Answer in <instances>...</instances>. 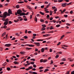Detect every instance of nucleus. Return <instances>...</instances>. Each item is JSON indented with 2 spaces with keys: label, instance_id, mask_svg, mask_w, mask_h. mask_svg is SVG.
Here are the masks:
<instances>
[{
  "label": "nucleus",
  "instance_id": "nucleus-1",
  "mask_svg": "<svg viewBox=\"0 0 74 74\" xmlns=\"http://www.w3.org/2000/svg\"><path fill=\"white\" fill-rule=\"evenodd\" d=\"M17 12L18 14H20V16H23V15H25V13L24 12H22V10H18L17 11Z\"/></svg>",
  "mask_w": 74,
  "mask_h": 74
},
{
  "label": "nucleus",
  "instance_id": "nucleus-2",
  "mask_svg": "<svg viewBox=\"0 0 74 74\" xmlns=\"http://www.w3.org/2000/svg\"><path fill=\"white\" fill-rule=\"evenodd\" d=\"M7 12H5L4 13V14H1L0 15V17L1 18H3V19H5V18L7 17Z\"/></svg>",
  "mask_w": 74,
  "mask_h": 74
},
{
  "label": "nucleus",
  "instance_id": "nucleus-3",
  "mask_svg": "<svg viewBox=\"0 0 74 74\" xmlns=\"http://www.w3.org/2000/svg\"><path fill=\"white\" fill-rule=\"evenodd\" d=\"M11 45V44H6L5 45V47H10Z\"/></svg>",
  "mask_w": 74,
  "mask_h": 74
},
{
  "label": "nucleus",
  "instance_id": "nucleus-4",
  "mask_svg": "<svg viewBox=\"0 0 74 74\" xmlns=\"http://www.w3.org/2000/svg\"><path fill=\"white\" fill-rule=\"evenodd\" d=\"M60 12H61V13L62 14V13H63V12H65V11H66V9H64L63 10V11L62 10H60Z\"/></svg>",
  "mask_w": 74,
  "mask_h": 74
},
{
  "label": "nucleus",
  "instance_id": "nucleus-5",
  "mask_svg": "<svg viewBox=\"0 0 74 74\" xmlns=\"http://www.w3.org/2000/svg\"><path fill=\"white\" fill-rule=\"evenodd\" d=\"M8 14H12V11L11 9H9L8 10Z\"/></svg>",
  "mask_w": 74,
  "mask_h": 74
},
{
  "label": "nucleus",
  "instance_id": "nucleus-6",
  "mask_svg": "<svg viewBox=\"0 0 74 74\" xmlns=\"http://www.w3.org/2000/svg\"><path fill=\"white\" fill-rule=\"evenodd\" d=\"M34 44H36V45L38 46V47H39V46L40 45V43L39 42H34Z\"/></svg>",
  "mask_w": 74,
  "mask_h": 74
},
{
  "label": "nucleus",
  "instance_id": "nucleus-7",
  "mask_svg": "<svg viewBox=\"0 0 74 74\" xmlns=\"http://www.w3.org/2000/svg\"><path fill=\"white\" fill-rule=\"evenodd\" d=\"M51 36V34H46L45 35H44L43 36V37H48V36Z\"/></svg>",
  "mask_w": 74,
  "mask_h": 74
},
{
  "label": "nucleus",
  "instance_id": "nucleus-8",
  "mask_svg": "<svg viewBox=\"0 0 74 74\" xmlns=\"http://www.w3.org/2000/svg\"><path fill=\"white\" fill-rule=\"evenodd\" d=\"M66 5H67V3H64L62 4V6L63 7H66Z\"/></svg>",
  "mask_w": 74,
  "mask_h": 74
},
{
  "label": "nucleus",
  "instance_id": "nucleus-9",
  "mask_svg": "<svg viewBox=\"0 0 74 74\" xmlns=\"http://www.w3.org/2000/svg\"><path fill=\"white\" fill-rule=\"evenodd\" d=\"M8 21H5L4 23V25H7L8 24Z\"/></svg>",
  "mask_w": 74,
  "mask_h": 74
},
{
  "label": "nucleus",
  "instance_id": "nucleus-10",
  "mask_svg": "<svg viewBox=\"0 0 74 74\" xmlns=\"http://www.w3.org/2000/svg\"><path fill=\"white\" fill-rule=\"evenodd\" d=\"M14 63L15 64H19V63L18 62L16 61H14Z\"/></svg>",
  "mask_w": 74,
  "mask_h": 74
},
{
  "label": "nucleus",
  "instance_id": "nucleus-11",
  "mask_svg": "<svg viewBox=\"0 0 74 74\" xmlns=\"http://www.w3.org/2000/svg\"><path fill=\"white\" fill-rule=\"evenodd\" d=\"M17 21L16 20H14V22L16 23V22H18V21H19V19H17Z\"/></svg>",
  "mask_w": 74,
  "mask_h": 74
},
{
  "label": "nucleus",
  "instance_id": "nucleus-12",
  "mask_svg": "<svg viewBox=\"0 0 74 74\" xmlns=\"http://www.w3.org/2000/svg\"><path fill=\"white\" fill-rule=\"evenodd\" d=\"M44 48H42V49H41V52H44Z\"/></svg>",
  "mask_w": 74,
  "mask_h": 74
},
{
  "label": "nucleus",
  "instance_id": "nucleus-13",
  "mask_svg": "<svg viewBox=\"0 0 74 74\" xmlns=\"http://www.w3.org/2000/svg\"><path fill=\"white\" fill-rule=\"evenodd\" d=\"M66 58H64L61 59L62 61H63L64 62V61H66Z\"/></svg>",
  "mask_w": 74,
  "mask_h": 74
},
{
  "label": "nucleus",
  "instance_id": "nucleus-14",
  "mask_svg": "<svg viewBox=\"0 0 74 74\" xmlns=\"http://www.w3.org/2000/svg\"><path fill=\"white\" fill-rule=\"evenodd\" d=\"M18 3L22 4V3H24V2L23 1H21L18 2Z\"/></svg>",
  "mask_w": 74,
  "mask_h": 74
},
{
  "label": "nucleus",
  "instance_id": "nucleus-15",
  "mask_svg": "<svg viewBox=\"0 0 74 74\" xmlns=\"http://www.w3.org/2000/svg\"><path fill=\"white\" fill-rule=\"evenodd\" d=\"M6 33V32H4L2 35V36H4L5 35V34Z\"/></svg>",
  "mask_w": 74,
  "mask_h": 74
},
{
  "label": "nucleus",
  "instance_id": "nucleus-16",
  "mask_svg": "<svg viewBox=\"0 0 74 74\" xmlns=\"http://www.w3.org/2000/svg\"><path fill=\"white\" fill-rule=\"evenodd\" d=\"M32 49V48H29L28 47H26L25 48V49H27V50H30V49Z\"/></svg>",
  "mask_w": 74,
  "mask_h": 74
},
{
  "label": "nucleus",
  "instance_id": "nucleus-17",
  "mask_svg": "<svg viewBox=\"0 0 74 74\" xmlns=\"http://www.w3.org/2000/svg\"><path fill=\"white\" fill-rule=\"evenodd\" d=\"M16 8H19V5H17L16 6Z\"/></svg>",
  "mask_w": 74,
  "mask_h": 74
},
{
  "label": "nucleus",
  "instance_id": "nucleus-18",
  "mask_svg": "<svg viewBox=\"0 0 74 74\" xmlns=\"http://www.w3.org/2000/svg\"><path fill=\"white\" fill-rule=\"evenodd\" d=\"M64 37V35H63L60 38V39L62 40V39L63 38V37Z\"/></svg>",
  "mask_w": 74,
  "mask_h": 74
},
{
  "label": "nucleus",
  "instance_id": "nucleus-19",
  "mask_svg": "<svg viewBox=\"0 0 74 74\" xmlns=\"http://www.w3.org/2000/svg\"><path fill=\"white\" fill-rule=\"evenodd\" d=\"M39 13H40V14H41L42 15H44V13H42L41 12H39Z\"/></svg>",
  "mask_w": 74,
  "mask_h": 74
},
{
  "label": "nucleus",
  "instance_id": "nucleus-20",
  "mask_svg": "<svg viewBox=\"0 0 74 74\" xmlns=\"http://www.w3.org/2000/svg\"><path fill=\"white\" fill-rule=\"evenodd\" d=\"M49 71V70L48 69H45V71H44V72L45 73L46 72H47V71Z\"/></svg>",
  "mask_w": 74,
  "mask_h": 74
},
{
  "label": "nucleus",
  "instance_id": "nucleus-21",
  "mask_svg": "<svg viewBox=\"0 0 74 74\" xmlns=\"http://www.w3.org/2000/svg\"><path fill=\"white\" fill-rule=\"evenodd\" d=\"M7 70L8 71H9V70H11V68H10L9 67H7Z\"/></svg>",
  "mask_w": 74,
  "mask_h": 74
},
{
  "label": "nucleus",
  "instance_id": "nucleus-22",
  "mask_svg": "<svg viewBox=\"0 0 74 74\" xmlns=\"http://www.w3.org/2000/svg\"><path fill=\"white\" fill-rule=\"evenodd\" d=\"M45 29H46V28H44V27H43L41 29L42 30H43V31L45 30Z\"/></svg>",
  "mask_w": 74,
  "mask_h": 74
},
{
  "label": "nucleus",
  "instance_id": "nucleus-23",
  "mask_svg": "<svg viewBox=\"0 0 74 74\" xmlns=\"http://www.w3.org/2000/svg\"><path fill=\"white\" fill-rule=\"evenodd\" d=\"M21 54H24V53H25V52L24 51H22L20 52V53Z\"/></svg>",
  "mask_w": 74,
  "mask_h": 74
},
{
  "label": "nucleus",
  "instance_id": "nucleus-24",
  "mask_svg": "<svg viewBox=\"0 0 74 74\" xmlns=\"http://www.w3.org/2000/svg\"><path fill=\"white\" fill-rule=\"evenodd\" d=\"M63 0H58V3H60L61 2H62L63 1Z\"/></svg>",
  "mask_w": 74,
  "mask_h": 74
},
{
  "label": "nucleus",
  "instance_id": "nucleus-25",
  "mask_svg": "<svg viewBox=\"0 0 74 74\" xmlns=\"http://www.w3.org/2000/svg\"><path fill=\"white\" fill-rule=\"evenodd\" d=\"M34 20L36 22H37V18L36 17L35 18Z\"/></svg>",
  "mask_w": 74,
  "mask_h": 74
},
{
  "label": "nucleus",
  "instance_id": "nucleus-26",
  "mask_svg": "<svg viewBox=\"0 0 74 74\" xmlns=\"http://www.w3.org/2000/svg\"><path fill=\"white\" fill-rule=\"evenodd\" d=\"M52 22H54V23H56V21L55 20H52Z\"/></svg>",
  "mask_w": 74,
  "mask_h": 74
},
{
  "label": "nucleus",
  "instance_id": "nucleus-27",
  "mask_svg": "<svg viewBox=\"0 0 74 74\" xmlns=\"http://www.w3.org/2000/svg\"><path fill=\"white\" fill-rule=\"evenodd\" d=\"M60 25L58 24L56 25V27H60Z\"/></svg>",
  "mask_w": 74,
  "mask_h": 74
},
{
  "label": "nucleus",
  "instance_id": "nucleus-28",
  "mask_svg": "<svg viewBox=\"0 0 74 74\" xmlns=\"http://www.w3.org/2000/svg\"><path fill=\"white\" fill-rule=\"evenodd\" d=\"M69 60L70 62H73V60L70 58H69Z\"/></svg>",
  "mask_w": 74,
  "mask_h": 74
},
{
  "label": "nucleus",
  "instance_id": "nucleus-29",
  "mask_svg": "<svg viewBox=\"0 0 74 74\" xmlns=\"http://www.w3.org/2000/svg\"><path fill=\"white\" fill-rule=\"evenodd\" d=\"M7 64V62H5L4 64H3V66H5Z\"/></svg>",
  "mask_w": 74,
  "mask_h": 74
},
{
  "label": "nucleus",
  "instance_id": "nucleus-30",
  "mask_svg": "<svg viewBox=\"0 0 74 74\" xmlns=\"http://www.w3.org/2000/svg\"><path fill=\"white\" fill-rule=\"evenodd\" d=\"M47 62V60H43V63H45V62Z\"/></svg>",
  "mask_w": 74,
  "mask_h": 74
},
{
  "label": "nucleus",
  "instance_id": "nucleus-31",
  "mask_svg": "<svg viewBox=\"0 0 74 74\" xmlns=\"http://www.w3.org/2000/svg\"><path fill=\"white\" fill-rule=\"evenodd\" d=\"M40 21L41 22H44V20L43 19H41L40 20Z\"/></svg>",
  "mask_w": 74,
  "mask_h": 74
},
{
  "label": "nucleus",
  "instance_id": "nucleus-32",
  "mask_svg": "<svg viewBox=\"0 0 74 74\" xmlns=\"http://www.w3.org/2000/svg\"><path fill=\"white\" fill-rule=\"evenodd\" d=\"M33 68V67L32 66H30L28 67V69H29V70H30V69H32V68Z\"/></svg>",
  "mask_w": 74,
  "mask_h": 74
},
{
  "label": "nucleus",
  "instance_id": "nucleus-33",
  "mask_svg": "<svg viewBox=\"0 0 74 74\" xmlns=\"http://www.w3.org/2000/svg\"><path fill=\"white\" fill-rule=\"evenodd\" d=\"M50 5V4H48L46 6V8H48L49 7V6Z\"/></svg>",
  "mask_w": 74,
  "mask_h": 74
},
{
  "label": "nucleus",
  "instance_id": "nucleus-34",
  "mask_svg": "<svg viewBox=\"0 0 74 74\" xmlns=\"http://www.w3.org/2000/svg\"><path fill=\"white\" fill-rule=\"evenodd\" d=\"M30 60H33L34 62L35 61V59L34 58H32Z\"/></svg>",
  "mask_w": 74,
  "mask_h": 74
},
{
  "label": "nucleus",
  "instance_id": "nucleus-35",
  "mask_svg": "<svg viewBox=\"0 0 74 74\" xmlns=\"http://www.w3.org/2000/svg\"><path fill=\"white\" fill-rule=\"evenodd\" d=\"M43 61L44 60H43V59H41L40 60V62L41 63H42V62H43Z\"/></svg>",
  "mask_w": 74,
  "mask_h": 74
},
{
  "label": "nucleus",
  "instance_id": "nucleus-36",
  "mask_svg": "<svg viewBox=\"0 0 74 74\" xmlns=\"http://www.w3.org/2000/svg\"><path fill=\"white\" fill-rule=\"evenodd\" d=\"M30 63H31V64H34V62H31Z\"/></svg>",
  "mask_w": 74,
  "mask_h": 74
},
{
  "label": "nucleus",
  "instance_id": "nucleus-37",
  "mask_svg": "<svg viewBox=\"0 0 74 74\" xmlns=\"http://www.w3.org/2000/svg\"><path fill=\"white\" fill-rule=\"evenodd\" d=\"M54 29V28L52 27V26H51L50 27V30H52V29Z\"/></svg>",
  "mask_w": 74,
  "mask_h": 74
},
{
  "label": "nucleus",
  "instance_id": "nucleus-38",
  "mask_svg": "<svg viewBox=\"0 0 74 74\" xmlns=\"http://www.w3.org/2000/svg\"><path fill=\"white\" fill-rule=\"evenodd\" d=\"M55 58H59V55H56L55 57Z\"/></svg>",
  "mask_w": 74,
  "mask_h": 74
},
{
  "label": "nucleus",
  "instance_id": "nucleus-39",
  "mask_svg": "<svg viewBox=\"0 0 74 74\" xmlns=\"http://www.w3.org/2000/svg\"><path fill=\"white\" fill-rule=\"evenodd\" d=\"M64 17H65V18H67V16H68L67 15H64Z\"/></svg>",
  "mask_w": 74,
  "mask_h": 74
},
{
  "label": "nucleus",
  "instance_id": "nucleus-40",
  "mask_svg": "<svg viewBox=\"0 0 74 74\" xmlns=\"http://www.w3.org/2000/svg\"><path fill=\"white\" fill-rule=\"evenodd\" d=\"M24 38H25V39H26V38H28V37L27 36H25L24 37Z\"/></svg>",
  "mask_w": 74,
  "mask_h": 74
},
{
  "label": "nucleus",
  "instance_id": "nucleus-41",
  "mask_svg": "<svg viewBox=\"0 0 74 74\" xmlns=\"http://www.w3.org/2000/svg\"><path fill=\"white\" fill-rule=\"evenodd\" d=\"M29 47H34V46L33 45H29Z\"/></svg>",
  "mask_w": 74,
  "mask_h": 74
},
{
  "label": "nucleus",
  "instance_id": "nucleus-42",
  "mask_svg": "<svg viewBox=\"0 0 74 74\" xmlns=\"http://www.w3.org/2000/svg\"><path fill=\"white\" fill-rule=\"evenodd\" d=\"M53 63V61L52 60H51V63H50L51 64H52Z\"/></svg>",
  "mask_w": 74,
  "mask_h": 74
},
{
  "label": "nucleus",
  "instance_id": "nucleus-43",
  "mask_svg": "<svg viewBox=\"0 0 74 74\" xmlns=\"http://www.w3.org/2000/svg\"><path fill=\"white\" fill-rule=\"evenodd\" d=\"M8 22H9L8 23H9V24H11V23H12V22L11 21H9Z\"/></svg>",
  "mask_w": 74,
  "mask_h": 74
},
{
  "label": "nucleus",
  "instance_id": "nucleus-44",
  "mask_svg": "<svg viewBox=\"0 0 74 74\" xmlns=\"http://www.w3.org/2000/svg\"><path fill=\"white\" fill-rule=\"evenodd\" d=\"M42 26H43V27H46V26L45 25H42Z\"/></svg>",
  "mask_w": 74,
  "mask_h": 74
},
{
  "label": "nucleus",
  "instance_id": "nucleus-45",
  "mask_svg": "<svg viewBox=\"0 0 74 74\" xmlns=\"http://www.w3.org/2000/svg\"><path fill=\"white\" fill-rule=\"evenodd\" d=\"M44 5H42L41 6V8H44Z\"/></svg>",
  "mask_w": 74,
  "mask_h": 74
},
{
  "label": "nucleus",
  "instance_id": "nucleus-46",
  "mask_svg": "<svg viewBox=\"0 0 74 74\" xmlns=\"http://www.w3.org/2000/svg\"><path fill=\"white\" fill-rule=\"evenodd\" d=\"M47 10H48V9H47V8H45V11H47Z\"/></svg>",
  "mask_w": 74,
  "mask_h": 74
},
{
  "label": "nucleus",
  "instance_id": "nucleus-47",
  "mask_svg": "<svg viewBox=\"0 0 74 74\" xmlns=\"http://www.w3.org/2000/svg\"><path fill=\"white\" fill-rule=\"evenodd\" d=\"M20 69H23V70H24V69H25V67H22L20 68Z\"/></svg>",
  "mask_w": 74,
  "mask_h": 74
},
{
  "label": "nucleus",
  "instance_id": "nucleus-48",
  "mask_svg": "<svg viewBox=\"0 0 74 74\" xmlns=\"http://www.w3.org/2000/svg\"><path fill=\"white\" fill-rule=\"evenodd\" d=\"M60 44H61V42H59L57 44V45H59Z\"/></svg>",
  "mask_w": 74,
  "mask_h": 74
},
{
  "label": "nucleus",
  "instance_id": "nucleus-49",
  "mask_svg": "<svg viewBox=\"0 0 74 74\" xmlns=\"http://www.w3.org/2000/svg\"><path fill=\"white\" fill-rule=\"evenodd\" d=\"M3 27H4V29H6V28H7V26H6L5 25H4Z\"/></svg>",
  "mask_w": 74,
  "mask_h": 74
},
{
  "label": "nucleus",
  "instance_id": "nucleus-50",
  "mask_svg": "<svg viewBox=\"0 0 74 74\" xmlns=\"http://www.w3.org/2000/svg\"><path fill=\"white\" fill-rule=\"evenodd\" d=\"M53 19V18L52 17H51V18H50V21H52Z\"/></svg>",
  "mask_w": 74,
  "mask_h": 74
},
{
  "label": "nucleus",
  "instance_id": "nucleus-51",
  "mask_svg": "<svg viewBox=\"0 0 74 74\" xmlns=\"http://www.w3.org/2000/svg\"><path fill=\"white\" fill-rule=\"evenodd\" d=\"M23 19L24 21H27V18H24Z\"/></svg>",
  "mask_w": 74,
  "mask_h": 74
},
{
  "label": "nucleus",
  "instance_id": "nucleus-52",
  "mask_svg": "<svg viewBox=\"0 0 74 74\" xmlns=\"http://www.w3.org/2000/svg\"><path fill=\"white\" fill-rule=\"evenodd\" d=\"M54 12H56V11H57V8H56L54 10Z\"/></svg>",
  "mask_w": 74,
  "mask_h": 74
},
{
  "label": "nucleus",
  "instance_id": "nucleus-53",
  "mask_svg": "<svg viewBox=\"0 0 74 74\" xmlns=\"http://www.w3.org/2000/svg\"><path fill=\"white\" fill-rule=\"evenodd\" d=\"M22 10L23 11V12H26V11L25 10H24V9H22Z\"/></svg>",
  "mask_w": 74,
  "mask_h": 74
},
{
  "label": "nucleus",
  "instance_id": "nucleus-54",
  "mask_svg": "<svg viewBox=\"0 0 74 74\" xmlns=\"http://www.w3.org/2000/svg\"><path fill=\"white\" fill-rule=\"evenodd\" d=\"M15 40V38L14 37L13 38H12V39L11 40Z\"/></svg>",
  "mask_w": 74,
  "mask_h": 74
},
{
  "label": "nucleus",
  "instance_id": "nucleus-55",
  "mask_svg": "<svg viewBox=\"0 0 74 74\" xmlns=\"http://www.w3.org/2000/svg\"><path fill=\"white\" fill-rule=\"evenodd\" d=\"M3 7V5H2L0 4V8Z\"/></svg>",
  "mask_w": 74,
  "mask_h": 74
},
{
  "label": "nucleus",
  "instance_id": "nucleus-56",
  "mask_svg": "<svg viewBox=\"0 0 74 74\" xmlns=\"http://www.w3.org/2000/svg\"><path fill=\"white\" fill-rule=\"evenodd\" d=\"M33 66L34 68H36V64L33 65Z\"/></svg>",
  "mask_w": 74,
  "mask_h": 74
},
{
  "label": "nucleus",
  "instance_id": "nucleus-57",
  "mask_svg": "<svg viewBox=\"0 0 74 74\" xmlns=\"http://www.w3.org/2000/svg\"><path fill=\"white\" fill-rule=\"evenodd\" d=\"M35 52H36V51H38V49H37V48H36V49H35Z\"/></svg>",
  "mask_w": 74,
  "mask_h": 74
},
{
  "label": "nucleus",
  "instance_id": "nucleus-58",
  "mask_svg": "<svg viewBox=\"0 0 74 74\" xmlns=\"http://www.w3.org/2000/svg\"><path fill=\"white\" fill-rule=\"evenodd\" d=\"M2 70H3V69H2V68L1 67L0 68V71H2Z\"/></svg>",
  "mask_w": 74,
  "mask_h": 74
},
{
  "label": "nucleus",
  "instance_id": "nucleus-59",
  "mask_svg": "<svg viewBox=\"0 0 74 74\" xmlns=\"http://www.w3.org/2000/svg\"><path fill=\"white\" fill-rule=\"evenodd\" d=\"M33 74H37V73H36L35 72H34L33 73Z\"/></svg>",
  "mask_w": 74,
  "mask_h": 74
},
{
  "label": "nucleus",
  "instance_id": "nucleus-60",
  "mask_svg": "<svg viewBox=\"0 0 74 74\" xmlns=\"http://www.w3.org/2000/svg\"><path fill=\"white\" fill-rule=\"evenodd\" d=\"M43 69V67H40L39 68V69Z\"/></svg>",
  "mask_w": 74,
  "mask_h": 74
},
{
  "label": "nucleus",
  "instance_id": "nucleus-61",
  "mask_svg": "<svg viewBox=\"0 0 74 74\" xmlns=\"http://www.w3.org/2000/svg\"><path fill=\"white\" fill-rule=\"evenodd\" d=\"M28 33L30 34V33H32V32H31V31H29L28 32Z\"/></svg>",
  "mask_w": 74,
  "mask_h": 74
},
{
  "label": "nucleus",
  "instance_id": "nucleus-62",
  "mask_svg": "<svg viewBox=\"0 0 74 74\" xmlns=\"http://www.w3.org/2000/svg\"><path fill=\"white\" fill-rule=\"evenodd\" d=\"M71 4V2H70V3H68V4L67 3V5H70Z\"/></svg>",
  "mask_w": 74,
  "mask_h": 74
},
{
  "label": "nucleus",
  "instance_id": "nucleus-63",
  "mask_svg": "<svg viewBox=\"0 0 74 74\" xmlns=\"http://www.w3.org/2000/svg\"><path fill=\"white\" fill-rule=\"evenodd\" d=\"M71 74H74V71H73L71 72Z\"/></svg>",
  "mask_w": 74,
  "mask_h": 74
},
{
  "label": "nucleus",
  "instance_id": "nucleus-64",
  "mask_svg": "<svg viewBox=\"0 0 74 74\" xmlns=\"http://www.w3.org/2000/svg\"><path fill=\"white\" fill-rule=\"evenodd\" d=\"M64 64V62H61L60 63V64Z\"/></svg>",
  "mask_w": 74,
  "mask_h": 74
}]
</instances>
